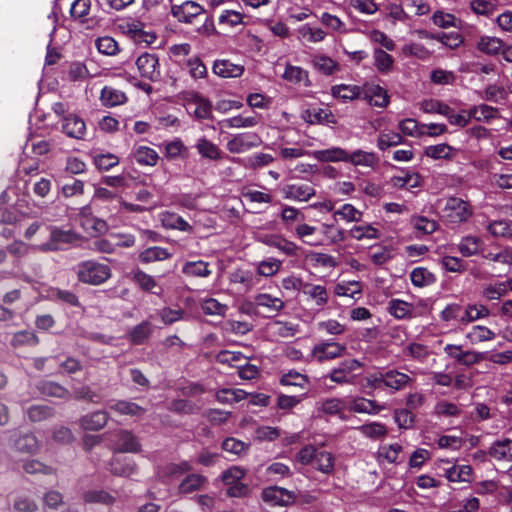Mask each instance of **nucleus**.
Wrapping results in <instances>:
<instances>
[{
	"label": "nucleus",
	"mask_w": 512,
	"mask_h": 512,
	"mask_svg": "<svg viewBox=\"0 0 512 512\" xmlns=\"http://www.w3.org/2000/svg\"><path fill=\"white\" fill-rule=\"evenodd\" d=\"M258 241L267 246L276 248L277 250H279L280 252H282L283 254H285L287 256L296 255V253L298 251V246L294 242L284 238L281 235H277V234L262 235V236L258 237Z\"/></svg>",
	"instance_id": "obj_18"
},
{
	"label": "nucleus",
	"mask_w": 512,
	"mask_h": 512,
	"mask_svg": "<svg viewBox=\"0 0 512 512\" xmlns=\"http://www.w3.org/2000/svg\"><path fill=\"white\" fill-rule=\"evenodd\" d=\"M471 215L472 208L469 203L458 197L448 198L442 209V218L451 224L466 222Z\"/></svg>",
	"instance_id": "obj_3"
},
{
	"label": "nucleus",
	"mask_w": 512,
	"mask_h": 512,
	"mask_svg": "<svg viewBox=\"0 0 512 512\" xmlns=\"http://www.w3.org/2000/svg\"><path fill=\"white\" fill-rule=\"evenodd\" d=\"M114 448L122 453H136L140 450V444L131 432L122 430L116 435Z\"/></svg>",
	"instance_id": "obj_27"
},
{
	"label": "nucleus",
	"mask_w": 512,
	"mask_h": 512,
	"mask_svg": "<svg viewBox=\"0 0 512 512\" xmlns=\"http://www.w3.org/2000/svg\"><path fill=\"white\" fill-rule=\"evenodd\" d=\"M108 421V415L105 411H96L84 416L81 419V426L85 430L97 431L102 429Z\"/></svg>",
	"instance_id": "obj_52"
},
{
	"label": "nucleus",
	"mask_w": 512,
	"mask_h": 512,
	"mask_svg": "<svg viewBox=\"0 0 512 512\" xmlns=\"http://www.w3.org/2000/svg\"><path fill=\"white\" fill-rule=\"evenodd\" d=\"M245 474V470L239 466H232L222 473L221 479L228 487V496L240 498L248 495V486L241 482Z\"/></svg>",
	"instance_id": "obj_5"
},
{
	"label": "nucleus",
	"mask_w": 512,
	"mask_h": 512,
	"mask_svg": "<svg viewBox=\"0 0 512 512\" xmlns=\"http://www.w3.org/2000/svg\"><path fill=\"white\" fill-rule=\"evenodd\" d=\"M387 310L396 319L412 318L414 305L401 299H391L388 302Z\"/></svg>",
	"instance_id": "obj_39"
},
{
	"label": "nucleus",
	"mask_w": 512,
	"mask_h": 512,
	"mask_svg": "<svg viewBox=\"0 0 512 512\" xmlns=\"http://www.w3.org/2000/svg\"><path fill=\"white\" fill-rule=\"evenodd\" d=\"M357 429L364 437L372 440H381L388 433L386 425L377 421H372L363 424L359 426Z\"/></svg>",
	"instance_id": "obj_45"
},
{
	"label": "nucleus",
	"mask_w": 512,
	"mask_h": 512,
	"mask_svg": "<svg viewBox=\"0 0 512 512\" xmlns=\"http://www.w3.org/2000/svg\"><path fill=\"white\" fill-rule=\"evenodd\" d=\"M496 334L484 325H473L465 334V339L471 345L494 340Z\"/></svg>",
	"instance_id": "obj_31"
},
{
	"label": "nucleus",
	"mask_w": 512,
	"mask_h": 512,
	"mask_svg": "<svg viewBox=\"0 0 512 512\" xmlns=\"http://www.w3.org/2000/svg\"><path fill=\"white\" fill-rule=\"evenodd\" d=\"M296 37L301 42L319 43L326 37V32L310 23L303 24L296 29Z\"/></svg>",
	"instance_id": "obj_26"
},
{
	"label": "nucleus",
	"mask_w": 512,
	"mask_h": 512,
	"mask_svg": "<svg viewBox=\"0 0 512 512\" xmlns=\"http://www.w3.org/2000/svg\"><path fill=\"white\" fill-rule=\"evenodd\" d=\"M123 33L129 36L134 42L150 45L155 42L156 35L152 31L144 30V24L138 21H127L121 24Z\"/></svg>",
	"instance_id": "obj_12"
},
{
	"label": "nucleus",
	"mask_w": 512,
	"mask_h": 512,
	"mask_svg": "<svg viewBox=\"0 0 512 512\" xmlns=\"http://www.w3.org/2000/svg\"><path fill=\"white\" fill-rule=\"evenodd\" d=\"M195 147L203 158L210 160H218L221 158V151L219 147L205 137L199 138Z\"/></svg>",
	"instance_id": "obj_53"
},
{
	"label": "nucleus",
	"mask_w": 512,
	"mask_h": 512,
	"mask_svg": "<svg viewBox=\"0 0 512 512\" xmlns=\"http://www.w3.org/2000/svg\"><path fill=\"white\" fill-rule=\"evenodd\" d=\"M77 239V235L71 230L52 228L50 242L39 245V251H54L59 249L61 244L74 243Z\"/></svg>",
	"instance_id": "obj_17"
},
{
	"label": "nucleus",
	"mask_w": 512,
	"mask_h": 512,
	"mask_svg": "<svg viewBox=\"0 0 512 512\" xmlns=\"http://www.w3.org/2000/svg\"><path fill=\"white\" fill-rule=\"evenodd\" d=\"M267 330L274 338H288L296 335L298 325L291 322L274 321L268 324Z\"/></svg>",
	"instance_id": "obj_41"
},
{
	"label": "nucleus",
	"mask_w": 512,
	"mask_h": 512,
	"mask_svg": "<svg viewBox=\"0 0 512 512\" xmlns=\"http://www.w3.org/2000/svg\"><path fill=\"white\" fill-rule=\"evenodd\" d=\"M303 291L318 307H323L328 302L327 290L322 285L306 284Z\"/></svg>",
	"instance_id": "obj_57"
},
{
	"label": "nucleus",
	"mask_w": 512,
	"mask_h": 512,
	"mask_svg": "<svg viewBox=\"0 0 512 512\" xmlns=\"http://www.w3.org/2000/svg\"><path fill=\"white\" fill-rule=\"evenodd\" d=\"M490 315L489 309L482 304H470L463 310L461 324L466 325L479 319L486 318Z\"/></svg>",
	"instance_id": "obj_46"
},
{
	"label": "nucleus",
	"mask_w": 512,
	"mask_h": 512,
	"mask_svg": "<svg viewBox=\"0 0 512 512\" xmlns=\"http://www.w3.org/2000/svg\"><path fill=\"white\" fill-rule=\"evenodd\" d=\"M110 471L114 475L130 477L135 474L136 466L133 461L125 456H114L110 463Z\"/></svg>",
	"instance_id": "obj_34"
},
{
	"label": "nucleus",
	"mask_w": 512,
	"mask_h": 512,
	"mask_svg": "<svg viewBox=\"0 0 512 512\" xmlns=\"http://www.w3.org/2000/svg\"><path fill=\"white\" fill-rule=\"evenodd\" d=\"M204 12V8L194 1H185L181 4L171 5V14L179 22L183 23H191L195 17Z\"/></svg>",
	"instance_id": "obj_13"
},
{
	"label": "nucleus",
	"mask_w": 512,
	"mask_h": 512,
	"mask_svg": "<svg viewBox=\"0 0 512 512\" xmlns=\"http://www.w3.org/2000/svg\"><path fill=\"white\" fill-rule=\"evenodd\" d=\"M484 242L477 236H466L460 241L458 248L465 257H470L482 251Z\"/></svg>",
	"instance_id": "obj_49"
},
{
	"label": "nucleus",
	"mask_w": 512,
	"mask_h": 512,
	"mask_svg": "<svg viewBox=\"0 0 512 512\" xmlns=\"http://www.w3.org/2000/svg\"><path fill=\"white\" fill-rule=\"evenodd\" d=\"M362 284L359 281H341L336 284L334 292L337 296L357 299L362 294Z\"/></svg>",
	"instance_id": "obj_48"
},
{
	"label": "nucleus",
	"mask_w": 512,
	"mask_h": 512,
	"mask_svg": "<svg viewBox=\"0 0 512 512\" xmlns=\"http://www.w3.org/2000/svg\"><path fill=\"white\" fill-rule=\"evenodd\" d=\"M254 303L258 311L267 317L277 316L285 307V303L280 297L269 293H259L255 296Z\"/></svg>",
	"instance_id": "obj_11"
},
{
	"label": "nucleus",
	"mask_w": 512,
	"mask_h": 512,
	"mask_svg": "<svg viewBox=\"0 0 512 512\" xmlns=\"http://www.w3.org/2000/svg\"><path fill=\"white\" fill-rule=\"evenodd\" d=\"M348 236L357 241L379 238V231L371 224L355 225L348 231Z\"/></svg>",
	"instance_id": "obj_51"
},
{
	"label": "nucleus",
	"mask_w": 512,
	"mask_h": 512,
	"mask_svg": "<svg viewBox=\"0 0 512 512\" xmlns=\"http://www.w3.org/2000/svg\"><path fill=\"white\" fill-rule=\"evenodd\" d=\"M260 138L253 133H241L235 135L227 142L226 148L231 153H243L260 144Z\"/></svg>",
	"instance_id": "obj_16"
},
{
	"label": "nucleus",
	"mask_w": 512,
	"mask_h": 512,
	"mask_svg": "<svg viewBox=\"0 0 512 512\" xmlns=\"http://www.w3.org/2000/svg\"><path fill=\"white\" fill-rule=\"evenodd\" d=\"M100 101L105 107H115L126 103V94L114 87L105 86L100 95Z\"/></svg>",
	"instance_id": "obj_36"
},
{
	"label": "nucleus",
	"mask_w": 512,
	"mask_h": 512,
	"mask_svg": "<svg viewBox=\"0 0 512 512\" xmlns=\"http://www.w3.org/2000/svg\"><path fill=\"white\" fill-rule=\"evenodd\" d=\"M161 223L163 227L168 229L179 230L191 233L193 227L180 215L172 212H164L161 214Z\"/></svg>",
	"instance_id": "obj_38"
},
{
	"label": "nucleus",
	"mask_w": 512,
	"mask_h": 512,
	"mask_svg": "<svg viewBox=\"0 0 512 512\" xmlns=\"http://www.w3.org/2000/svg\"><path fill=\"white\" fill-rule=\"evenodd\" d=\"M489 455L496 461H512V440L504 439L494 442L489 448Z\"/></svg>",
	"instance_id": "obj_35"
},
{
	"label": "nucleus",
	"mask_w": 512,
	"mask_h": 512,
	"mask_svg": "<svg viewBox=\"0 0 512 512\" xmlns=\"http://www.w3.org/2000/svg\"><path fill=\"white\" fill-rule=\"evenodd\" d=\"M362 363L357 359H346L339 363L337 367L332 369L326 376L331 381L337 384H354L355 374L354 371L360 369Z\"/></svg>",
	"instance_id": "obj_6"
},
{
	"label": "nucleus",
	"mask_w": 512,
	"mask_h": 512,
	"mask_svg": "<svg viewBox=\"0 0 512 512\" xmlns=\"http://www.w3.org/2000/svg\"><path fill=\"white\" fill-rule=\"evenodd\" d=\"M62 129L68 137L78 140L84 139L86 135L84 120L75 114H69L63 119Z\"/></svg>",
	"instance_id": "obj_22"
},
{
	"label": "nucleus",
	"mask_w": 512,
	"mask_h": 512,
	"mask_svg": "<svg viewBox=\"0 0 512 512\" xmlns=\"http://www.w3.org/2000/svg\"><path fill=\"white\" fill-rule=\"evenodd\" d=\"M469 109L471 119L478 122L489 123L498 117V109L487 104L474 105Z\"/></svg>",
	"instance_id": "obj_44"
},
{
	"label": "nucleus",
	"mask_w": 512,
	"mask_h": 512,
	"mask_svg": "<svg viewBox=\"0 0 512 512\" xmlns=\"http://www.w3.org/2000/svg\"><path fill=\"white\" fill-rule=\"evenodd\" d=\"M363 99L371 106L385 108L389 104L390 97L385 88L376 83L366 82L362 86Z\"/></svg>",
	"instance_id": "obj_10"
},
{
	"label": "nucleus",
	"mask_w": 512,
	"mask_h": 512,
	"mask_svg": "<svg viewBox=\"0 0 512 512\" xmlns=\"http://www.w3.org/2000/svg\"><path fill=\"white\" fill-rule=\"evenodd\" d=\"M487 231L493 237L512 239V220H493L486 226Z\"/></svg>",
	"instance_id": "obj_47"
},
{
	"label": "nucleus",
	"mask_w": 512,
	"mask_h": 512,
	"mask_svg": "<svg viewBox=\"0 0 512 512\" xmlns=\"http://www.w3.org/2000/svg\"><path fill=\"white\" fill-rule=\"evenodd\" d=\"M331 95L343 102L353 101L362 96V86L337 84L331 87Z\"/></svg>",
	"instance_id": "obj_29"
},
{
	"label": "nucleus",
	"mask_w": 512,
	"mask_h": 512,
	"mask_svg": "<svg viewBox=\"0 0 512 512\" xmlns=\"http://www.w3.org/2000/svg\"><path fill=\"white\" fill-rule=\"evenodd\" d=\"M310 146L311 143L306 140H297L293 142L284 138L282 143L278 146L277 151L281 159L291 161L304 156H310L312 152L307 150Z\"/></svg>",
	"instance_id": "obj_7"
},
{
	"label": "nucleus",
	"mask_w": 512,
	"mask_h": 512,
	"mask_svg": "<svg viewBox=\"0 0 512 512\" xmlns=\"http://www.w3.org/2000/svg\"><path fill=\"white\" fill-rule=\"evenodd\" d=\"M284 199L306 202L315 196L316 191L313 186L307 183L287 184L282 188Z\"/></svg>",
	"instance_id": "obj_15"
},
{
	"label": "nucleus",
	"mask_w": 512,
	"mask_h": 512,
	"mask_svg": "<svg viewBox=\"0 0 512 512\" xmlns=\"http://www.w3.org/2000/svg\"><path fill=\"white\" fill-rule=\"evenodd\" d=\"M321 232L323 237V244H336L345 240V232L343 229L337 227L335 224L323 223L321 225Z\"/></svg>",
	"instance_id": "obj_54"
},
{
	"label": "nucleus",
	"mask_w": 512,
	"mask_h": 512,
	"mask_svg": "<svg viewBox=\"0 0 512 512\" xmlns=\"http://www.w3.org/2000/svg\"><path fill=\"white\" fill-rule=\"evenodd\" d=\"M504 42L497 37L483 36L477 43V48L486 54L495 55L501 52Z\"/></svg>",
	"instance_id": "obj_61"
},
{
	"label": "nucleus",
	"mask_w": 512,
	"mask_h": 512,
	"mask_svg": "<svg viewBox=\"0 0 512 512\" xmlns=\"http://www.w3.org/2000/svg\"><path fill=\"white\" fill-rule=\"evenodd\" d=\"M200 307L203 313L212 316H225L228 306L219 302L215 298L207 297L200 301Z\"/></svg>",
	"instance_id": "obj_59"
},
{
	"label": "nucleus",
	"mask_w": 512,
	"mask_h": 512,
	"mask_svg": "<svg viewBox=\"0 0 512 512\" xmlns=\"http://www.w3.org/2000/svg\"><path fill=\"white\" fill-rule=\"evenodd\" d=\"M227 128H251L259 123V117L255 115H237L222 121Z\"/></svg>",
	"instance_id": "obj_62"
},
{
	"label": "nucleus",
	"mask_w": 512,
	"mask_h": 512,
	"mask_svg": "<svg viewBox=\"0 0 512 512\" xmlns=\"http://www.w3.org/2000/svg\"><path fill=\"white\" fill-rule=\"evenodd\" d=\"M280 218L283 224L288 228L293 223H298L304 220V214L296 207L281 204Z\"/></svg>",
	"instance_id": "obj_64"
},
{
	"label": "nucleus",
	"mask_w": 512,
	"mask_h": 512,
	"mask_svg": "<svg viewBox=\"0 0 512 512\" xmlns=\"http://www.w3.org/2000/svg\"><path fill=\"white\" fill-rule=\"evenodd\" d=\"M79 223L84 231L90 236L103 233L107 230L106 222L88 214L87 209H83L81 212Z\"/></svg>",
	"instance_id": "obj_28"
},
{
	"label": "nucleus",
	"mask_w": 512,
	"mask_h": 512,
	"mask_svg": "<svg viewBox=\"0 0 512 512\" xmlns=\"http://www.w3.org/2000/svg\"><path fill=\"white\" fill-rule=\"evenodd\" d=\"M78 280L89 285H100L111 277V268L94 260H87L77 265Z\"/></svg>",
	"instance_id": "obj_2"
},
{
	"label": "nucleus",
	"mask_w": 512,
	"mask_h": 512,
	"mask_svg": "<svg viewBox=\"0 0 512 512\" xmlns=\"http://www.w3.org/2000/svg\"><path fill=\"white\" fill-rule=\"evenodd\" d=\"M380 379L383 385L392 391L401 390L412 381L409 375L394 369L384 372Z\"/></svg>",
	"instance_id": "obj_24"
},
{
	"label": "nucleus",
	"mask_w": 512,
	"mask_h": 512,
	"mask_svg": "<svg viewBox=\"0 0 512 512\" xmlns=\"http://www.w3.org/2000/svg\"><path fill=\"white\" fill-rule=\"evenodd\" d=\"M95 46L99 53L107 56H115L120 52L118 42L110 36L98 37L95 40Z\"/></svg>",
	"instance_id": "obj_63"
},
{
	"label": "nucleus",
	"mask_w": 512,
	"mask_h": 512,
	"mask_svg": "<svg viewBox=\"0 0 512 512\" xmlns=\"http://www.w3.org/2000/svg\"><path fill=\"white\" fill-rule=\"evenodd\" d=\"M348 407L351 412L368 415H377L386 408L384 404H379L375 400L364 397L351 398Z\"/></svg>",
	"instance_id": "obj_20"
},
{
	"label": "nucleus",
	"mask_w": 512,
	"mask_h": 512,
	"mask_svg": "<svg viewBox=\"0 0 512 512\" xmlns=\"http://www.w3.org/2000/svg\"><path fill=\"white\" fill-rule=\"evenodd\" d=\"M136 66L142 78L158 81L161 76L159 59L155 54L143 53L136 59Z\"/></svg>",
	"instance_id": "obj_9"
},
{
	"label": "nucleus",
	"mask_w": 512,
	"mask_h": 512,
	"mask_svg": "<svg viewBox=\"0 0 512 512\" xmlns=\"http://www.w3.org/2000/svg\"><path fill=\"white\" fill-rule=\"evenodd\" d=\"M404 143L403 136L392 130H382L377 137V148L385 151L390 147H395Z\"/></svg>",
	"instance_id": "obj_43"
},
{
	"label": "nucleus",
	"mask_w": 512,
	"mask_h": 512,
	"mask_svg": "<svg viewBox=\"0 0 512 512\" xmlns=\"http://www.w3.org/2000/svg\"><path fill=\"white\" fill-rule=\"evenodd\" d=\"M134 160L144 166H155L159 159L158 153L148 146H137L132 152Z\"/></svg>",
	"instance_id": "obj_42"
},
{
	"label": "nucleus",
	"mask_w": 512,
	"mask_h": 512,
	"mask_svg": "<svg viewBox=\"0 0 512 512\" xmlns=\"http://www.w3.org/2000/svg\"><path fill=\"white\" fill-rule=\"evenodd\" d=\"M344 351L345 346L339 343L325 342L314 346L312 350V355L317 361L323 362L326 360L340 357Z\"/></svg>",
	"instance_id": "obj_21"
},
{
	"label": "nucleus",
	"mask_w": 512,
	"mask_h": 512,
	"mask_svg": "<svg viewBox=\"0 0 512 512\" xmlns=\"http://www.w3.org/2000/svg\"><path fill=\"white\" fill-rule=\"evenodd\" d=\"M182 272L187 276L195 277H208L211 274L209 263L202 260L186 262Z\"/></svg>",
	"instance_id": "obj_60"
},
{
	"label": "nucleus",
	"mask_w": 512,
	"mask_h": 512,
	"mask_svg": "<svg viewBox=\"0 0 512 512\" xmlns=\"http://www.w3.org/2000/svg\"><path fill=\"white\" fill-rule=\"evenodd\" d=\"M423 153L433 160H451L456 156L457 149L447 143H440L425 147Z\"/></svg>",
	"instance_id": "obj_30"
},
{
	"label": "nucleus",
	"mask_w": 512,
	"mask_h": 512,
	"mask_svg": "<svg viewBox=\"0 0 512 512\" xmlns=\"http://www.w3.org/2000/svg\"><path fill=\"white\" fill-rule=\"evenodd\" d=\"M420 182V175L410 170H403L401 171V174L393 176L391 178L392 186L399 189L410 190L412 188L418 187L420 185Z\"/></svg>",
	"instance_id": "obj_32"
},
{
	"label": "nucleus",
	"mask_w": 512,
	"mask_h": 512,
	"mask_svg": "<svg viewBox=\"0 0 512 512\" xmlns=\"http://www.w3.org/2000/svg\"><path fill=\"white\" fill-rule=\"evenodd\" d=\"M436 468L443 472V476L452 483L471 482L473 469L467 464L452 463L450 459H439L435 463Z\"/></svg>",
	"instance_id": "obj_4"
},
{
	"label": "nucleus",
	"mask_w": 512,
	"mask_h": 512,
	"mask_svg": "<svg viewBox=\"0 0 512 512\" xmlns=\"http://www.w3.org/2000/svg\"><path fill=\"white\" fill-rule=\"evenodd\" d=\"M282 267V261L274 258V257H268L256 265V271L259 276L264 277H272L276 275Z\"/></svg>",
	"instance_id": "obj_55"
},
{
	"label": "nucleus",
	"mask_w": 512,
	"mask_h": 512,
	"mask_svg": "<svg viewBox=\"0 0 512 512\" xmlns=\"http://www.w3.org/2000/svg\"><path fill=\"white\" fill-rule=\"evenodd\" d=\"M311 63L313 68L321 74L324 75H332L340 70V65L338 62L333 60L331 57L324 54H315Z\"/></svg>",
	"instance_id": "obj_33"
},
{
	"label": "nucleus",
	"mask_w": 512,
	"mask_h": 512,
	"mask_svg": "<svg viewBox=\"0 0 512 512\" xmlns=\"http://www.w3.org/2000/svg\"><path fill=\"white\" fill-rule=\"evenodd\" d=\"M262 499L270 506H286L294 501L295 496L285 488L270 486L262 491Z\"/></svg>",
	"instance_id": "obj_14"
},
{
	"label": "nucleus",
	"mask_w": 512,
	"mask_h": 512,
	"mask_svg": "<svg viewBox=\"0 0 512 512\" xmlns=\"http://www.w3.org/2000/svg\"><path fill=\"white\" fill-rule=\"evenodd\" d=\"M410 280L415 287H426L435 282V276L423 267L414 268L410 273Z\"/></svg>",
	"instance_id": "obj_58"
},
{
	"label": "nucleus",
	"mask_w": 512,
	"mask_h": 512,
	"mask_svg": "<svg viewBox=\"0 0 512 512\" xmlns=\"http://www.w3.org/2000/svg\"><path fill=\"white\" fill-rule=\"evenodd\" d=\"M311 156L320 162H346L347 151L341 147H331L313 151Z\"/></svg>",
	"instance_id": "obj_40"
},
{
	"label": "nucleus",
	"mask_w": 512,
	"mask_h": 512,
	"mask_svg": "<svg viewBox=\"0 0 512 512\" xmlns=\"http://www.w3.org/2000/svg\"><path fill=\"white\" fill-rule=\"evenodd\" d=\"M214 74L221 78H238L243 75L245 67L240 63H233L229 59H217L213 63Z\"/></svg>",
	"instance_id": "obj_19"
},
{
	"label": "nucleus",
	"mask_w": 512,
	"mask_h": 512,
	"mask_svg": "<svg viewBox=\"0 0 512 512\" xmlns=\"http://www.w3.org/2000/svg\"><path fill=\"white\" fill-rule=\"evenodd\" d=\"M186 109L197 119H209L212 115V104L196 92H188L184 97Z\"/></svg>",
	"instance_id": "obj_8"
},
{
	"label": "nucleus",
	"mask_w": 512,
	"mask_h": 512,
	"mask_svg": "<svg viewBox=\"0 0 512 512\" xmlns=\"http://www.w3.org/2000/svg\"><path fill=\"white\" fill-rule=\"evenodd\" d=\"M172 254L168 249L158 246L149 247L139 254V260L143 263L163 261L170 258Z\"/></svg>",
	"instance_id": "obj_56"
},
{
	"label": "nucleus",
	"mask_w": 512,
	"mask_h": 512,
	"mask_svg": "<svg viewBox=\"0 0 512 512\" xmlns=\"http://www.w3.org/2000/svg\"><path fill=\"white\" fill-rule=\"evenodd\" d=\"M317 231V227L301 222L295 227L294 235L309 246H319L323 244V240L317 236Z\"/></svg>",
	"instance_id": "obj_25"
},
{
	"label": "nucleus",
	"mask_w": 512,
	"mask_h": 512,
	"mask_svg": "<svg viewBox=\"0 0 512 512\" xmlns=\"http://www.w3.org/2000/svg\"><path fill=\"white\" fill-rule=\"evenodd\" d=\"M402 451L403 447L399 443L384 444L378 448V458L389 464H397Z\"/></svg>",
	"instance_id": "obj_50"
},
{
	"label": "nucleus",
	"mask_w": 512,
	"mask_h": 512,
	"mask_svg": "<svg viewBox=\"0 0 512 512\" xmlns=\"http://www.w3.org/2000/svg\"><path fill=\"white\" fill-rule=\"evenodd\" d=\"M259 283L256 273L246 267H238L228 273L227 292L242 297Z\"/></svg>",
	"instance_id": "obj_1"
},
{
	"label": "nucleus",
	"mask_w": 512,
	"mask_h": 512,
	"mask_svg": "<svg viewBox=\"0 0 512 512\" xmlns=\"http://www.w3.org/2000/svg\"><path fill=\"white\" fill-rule=\"evenodd\" d=\"M373 65L381 74H389L394 70V58L381 48L373 50Z\"/></svg>",
	"instance_id": "obj_37"
},
{
	"label": "nucleus",
	"mask_w": 512,
	"mask_h": 512,
	"mask_svg": "<svg viewBox=\"0 0 512 512\" xmlns=\"http://www.w3.org/2000/svg\"><path fill=\"white\" fill-rule=\"evenodd\" d=\"M346 163L365 168H374L379 163V158L372 151L357 149L351 153L347 151Z\"/></svg>",
	"instance_id": "obj_23"
}]
</instances>
